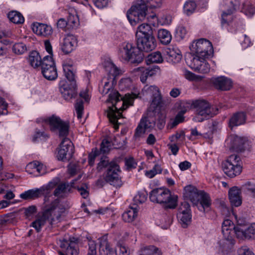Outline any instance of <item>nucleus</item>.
Listing matches in <instances>:
<instances>
[{
    "mask_svg": "<svg viewBox=\"0 0 255 255\" xmlns=\"http://www.w3.org/2000/svg\"><path fill=\"white\" fill-rule=\"evenodd\" d=\"M54 188L53 195L56 198L50 204L45 205L42 216L32 223L33 227L37 232L40 231L41 227L50 219L52 214L57 220H59L64 213V182L60 178L59 183Z\"/></svg>",
    "mask_w": 255,
    "mask_h": 255,
    "instance_id": "nucleus-1",
    "label": "nucleus"
},
{
    "mask_svg": "<svg viewBox=\"0 0 255 255\" xmlns=\"http://www.w3.org/2000/svg\"><path fill=\"white\" fill-rule=\"evenodd\" d=\"M138 97V94L131 93L127 94L124 98L121 97L119 92L112 89L109 95L107 101L113 104V106L109 108L107 116L111 123L115 125L116 129L118 126L116 125L118 120L122 117L120 110H126L128 106L133 105V100Z\"/></svg>",
    "mask_w": 255,
    "mask_h": 255,
    "instance_id": "nucleus-2",
    "label": "nucleus"
},
{
    "mask_svg": "<svg viewBox=\"0 0 255 255\" xmlns=\"http://www.w3.org/2000/svg\"><path fill=\"white\" fill-rule=\"evenodd\" d=\"M104 168L106 169L104 173L105 180L114 186L121 187L123 184L120 176L121 170L117 160L110 161L108 157H102L98 164L97 169L101 171Z\"/></svg>",
    "mask_w": 255,
    "mask_h": 255,
    "instance_id": "nucleus-3",
    "label": "nucleus"
},
{
    "mask_svg": "<svg viewBox=\"0 0 255 255\" xmlns=\"http://www.w3.org/2000/svg\"><path fill=\"white\" fill-rule=\"evenodd\" d=\"M161 4L162 0H141L127 11V18L131 25H135L145 19L148 7H159Z\"/></svg>",
    "mask_w": 255,
    "mask_h": 255,
    "instance_id": "nucleus-4",
    "label": "nucleus"
},
{
    "mask_svg": "<svg viewBox=\"0 0 255 255\" xmlns=\"http://www.w3.org/2000/svg\"><path fill=\"white\" fill-rule=\"evenodd\" d=\"M76 69L71 60L65 63V100L75 99L78 94Z\"/></svg>",
    "mask_w": 255,
    "mask_h": 255,
    "instance_id": "nucleus-5",
    "label": "nucleus"
},
{
    "mask_svg": "<svg viewBox=\"0 0 255 255\" xmlns=\"http://www.w3.org/2000/svg\"><path fill=\"white\" fill-rule=\"evenodd\" d=\"M118 56L121 61L131 63H140L143 59L144 55L137 47L132 43L125 42L119 47Z\"/></svg>",
    "mask_w": 255,
    "mask_h": 255,
    "instance_id": "nucleus-6",
    "label": "nucleus"
},
{
    "mask_svg": "<svg viewBox=\"0 0 255 255\" xmlns=\"http://www.w3.org/2000/svg\"><path fill=\"white\" fill-rule=\"evenodd\" d=\"M149 199L152 202L163 204L166 208L174 209L177 206V196L172 195L168 189H153L150 193Z\"/></svg>",
    "mask_w": 255,
    "mask_h": 255,
    "instance_id": "nucleus-7",
    "label": "nucleus"
},
{
    "mask_svg": "<svg viewBox=\"0 0 255 255\" xmlns=\"http://www.w3.org/2000/svg\"><path fill=\"white\" fill-rule=\"evenodd\" d=\"M192 105L196 109V114L193 118L195 122H202L218 113V109L211 106L205 100H196L193 101Z\"/></svg>",
    "mask_w": 255,
    "mask_h": 255,
    "instance_id": "nucleus-8",
    "label": "nucleus"
},
{
    "mask_svg": "<svg viewBox=\"0 0 255 255\" xmlns=\"http://www.w3.org/2000/svg\"><path fill=\"white\" fill-rule=\"evenodd\" d=\"M185 61L187 65L195 71L205 74L210 71V66L206 61V58L192 52L186 55Z\"/></svg>",
    "mask_w": 255,
    "mask_h": 255,
    "instance_id": "nucleus-9",
    "label": "nucleus"
},
{
    "mask_svg": "<svg viewBox=\"0 0 255 255\" xmlns=\"http://www.w3.org/2000/svg\"><path fill=\"white\" fill-rule=\"evenodd\" d=\"M222 168L225 174L230 178L240 175L242 171L241 158L236 154L230 155L223 163Z\"/></svg>",
    "mask_w": 255,
    "mask_h": 255,
    "instance_id": "nucleus-10",
    "label": "nucleus"
},
{
    "mask_svg": "<svg viewBox=\"0 0 255 255\" xmlns=\"http://www.w3.org/2000/svg\"><path fill=\"white\" fill-rule=\"evenodd\" d=\"M192 53L206 59L213 54L214 50L212 43L206 39H199L193 42L190 47Z\"/></svg>",
    "mask_w": 255,
    "mask_h": 255,
    "instance_id": "nucleus-11",
    "label": "nucleus"
},
{
    "mask_svg": "<svg viewBox=\"0 0 255 255\" xmlns=\"http://www.w3.org/2000/svg\"><path fill=\"white\" fill-rule=\"evenodd\" d=\"M99 246L100 255H114V251L107 240H88L87 255H97V246Z\"/></svg>",
    "mask_w": 255,
    "mask_h": 255,
    "instance_id": "nucleus-12",
    "label": "nucleus"
},
{
    "mask_svg": "<svg viewBox=\"0 0 255 255\" xmlns=\"http://www.w3.org/2000/svg\"><path fill=\"white\" fill-rule=\"evenodd\" d=\"M239 0H223L220 4L222 23H227L231 21L232 14L239 8Z\"/></svg>",
    "mask_w": 255,
    "mask_h": 255,
    "instance_id": "nucleus-13",
    "label": "nucleus"
},
{
    "mask_svg": "<svg viewBox=\"0 0 255 255\" xmlns=\"http://www.w3.org/2000/svg\"><path fill=\"white\" fill-rule=\"evenodd\" d=\"M43 76L48 80H55L57 77L55 64L51 56H45L40 66Z\"/></svg>",
    "mask_w": 255,
    "mask_h": 255,
    "instance_id": "nucleus-14",
    "label": "nucleus"
},
{
    "mask_svg": "<svg viewBox=\"0 0 255 255\" xmlns=\"http://www.w3.org/2000/svg\"><path fill=\"white\" fill-rule=\"evenodd\" d=\"M37 122H44L49 126L50 130L60 137L64 136V122L58 116L52 115L46 118H40Z\"/></svg>",
    "mask_w": 255,
    "mask_h": 255,
    "instance_id": "nucleus-15",
    "label": "nucleus"
},
{
    "mask_svg": "<svg viewBox=\"0 0 255 255\" xmlns=\"http://www.w3.org/2000/svg\"><path fill=\"white\" fill-rule=\"evenodd\" d=\"M230 148L237 152H242L249 148V141L245 137L232 134L229 137Z\"/></svg>",
    "mask_w": 255,
    "mask_h": 255,
    "instance_id": "nucleus-16",
    "label": "nucleus"
},
{
    "mask_svg": "<svg viewBox=\"0 0 255 255\" xmlns=\"http://www.w3.org/2000/svg\"><path fill=\"white\" fill-rule=\"evenodd\" d=\"M136 45L140 51L148 52L156 46V40L153 36L136 38Z\"/></svg>",
    "mask_w": 255,
    "mask_h": 255,
    "instance_id": "nucleus-17",
    "label": "nucleus"
},
{
    "mask_svg": "<svg viewBox=\"0 0 255 255\" xmlns=\"http://www.w3.org/2000/svg\"><path fill=\"white\" fill-rule=\"evenodd\" d=\"M59 181L60 177H55L48 182L47 184L43 185L39 188H38L39 196L41 195L44 196V202L45 203L49 201V197L52 196V190L57 186Z\"/></svg>",
    "mask_w": 255,
    "mask_h": 255,
    "instance_id": "nucleus-18",
    "label": "nucleus"
},
{
    "mask_svg": "<svg viewBox=\"0 0 255 255\" xmlns=\"http://www.w3.org/2000/svg\"><path fill=\"white\" fill-rule=\"evenodd\" d=\"M198 209L204 213H207L211 210V200L209 195L205 192H201L198 201L194 204Z\"/></svg>",
    "mask_w": 255,
    "mask_h": 255,
    "instance_id": "nucleus-19",
    "label": "nucleus"
},
{
    "mask_svg": "<svg viewBox=\"0 0 255 255\" xmlns=\"http://www.w3.org/2000/svg\"><path fill=\"white\" fill-rule=\"evenodd\" d=\"M69 123L65 122V159H72L75 152L74 144L66 136L69 134Z\"/></svg>",
    "mask_w": 255,
    "mask_h": 255,
    "instance_id": "nucleus-20",
    "label": "nucleus"
},
{
    "mask_svg": "<svg viewBox=\"0 0 255 255\" xmlns=\"http://www.w3.org/2000/svg\"><path fill=\"white\" fill-rule=\"evenodd\" d=\"M67 18L66 27L67 29H73L79 25V19L76 9L72 7L68 6L66 9Z\"/></svg>",
    "mask_w": 255,
    "mask_h": 255,
    "instance_id": "nucleus-21",
    "label": "nucleus"
},
{
    "mask_svg": "<svg viewBox=\"0 0 255 255\" xmlns=\"http://www.w3.org/2000/svg\"><path fill=\"white\" fill-rule=\"evenodd\" d=\"M212 83L217 89L221 91L229 90L232 86L231 80L224 76L213 78Z\"/></svg>",
    "mask_w": 255,
    "mask_h": 255,
    "instance_id": "nucleus-22",
    "label": "nucleus"
},
{
    "mask_svg": "<svg viewBox=\"0 0 255 255\" xmlns=\"http://www.w3.org/2000/svg\"><path fill=\"white\" fill-rule=\"evenodd\" d=\"M234 232L237 238H252L255 235V223L252 224L245 230L241 228V227L236 226L234 228Z\"/></svg>",
    "mask_w": 255,
    "mask_h": 255,
    "instance_id": "nucleus-23",
    "label": "nucleus"
},
{
    "mask_svg": "<svg viewBox=\"0 0 255 255\" xmlns=\"http://www.w3.org/2000/svg\"><path fill=\"white\" fill-rule=\"evenodd\" d=\"M167 59L168 62L172 64L178 63L182 59V55L180 50L176 47L167 48L166 50Z\"/></svg>",
    "mask_w": 255,
    "mask_h": 255,
    "instance_id": "nucleus-24",
    "label": "nucleus"
},
{
    "mask_svg": "<svg viewBox=\"0 0 255 255\" xmlns=\"http://www.w3.org/2000/svg\"><path fill=\"white\" fill-rule=\"evenodd\" d=\"M201 192L202 191H199L194 186L188 185L184 187V197L189 199L194 204L198 201Z\"/></svg>",
    "mask_w": 255,
    "mask_h": 255,
    "instance_id": "nucleus-25",
    "label": "nucleus"
},
{
    "mask_svg": "<svg viewBox=\"0 0 255 255\" xmlns=\"http://www.w3.org/2000/svg\"><path fill=\"white\" fill-rule=\"evenodd\" d=\"M32 30L36 34L43 36H47L52 33V27L47 24L35 23L32 25Z\"/></svg>",
    "mask_w": 255,
    "mask_h": 255,
    "instance_id": "nucleus-26",
    "label": "nucleus"
},
{
    "mask_svg": "<svg viewBox=\"0 0 255 255\" xmlns=\"http://www.w3.org/2000/svg\"><path fill=\"white\" fill-rule=\"evenodd\" d=\"M241 191L237 187H233L229 191V197L232 206L238 207L242 204Z\"/></svg>",
    "mask_w": 255,
    "mask_h": 255,
    "instance_id": "nucleus-27",
    "label": "nucleus"
},
{
    "mask_svg": "<svg viewBox=\"0 0 255 255\" xmlns=\"http://www.w3.org/2000/svg\"><path fill=\"white\" fill-rule=\"evenodd\" d=\"M77 43L75 36L67 34L65 36V54H69L74 51L77 46Z\"/></svg>",
    "mask_w": 255,
    "mask_h": 255,
    "instance_id": "nucleus-28",
    "label": "nucleus"
},
{
    "mask_svg": "<svg viewBox=\"0 0 255 255\" xmlns=\"http://www.w3.org/2000/svg\"><path fill=\"white\" fill-rule=\"evenodd\" d=\"M234 224L233 222L229 219L224 220L222 224V231L224 236V239H232L233 237L232 234H235L234 232Z\"/></svg>",
    "mask_w": 255,
    "mask_h": 255,
    "instance_id": "nucleus-29",
    "label": "nucleus"
},
{
    "mask_svg": "<svg viewBox=\"0 0 255 255\" xmlns=\"http://www.w3.org/2000/svg\"><path fill=\"white\" fill-rule=\"evenodd\" d=\"M218 251L222 255L230 253L235 245V240H220L218 242Z\"/></svg>",
    "mask_w": 255,
    "mask_h": 255,
    "instance_id": "nucleus-30",
    "label": "nucleus"
},
{
    "mask_svg": "<svg viewBox=\"0 0 255 255\" xmlns=\"http://www.w3.org/2000/svg\"><path fill=\"white\" fill-rule=\"evenodd\" d=\"M153 35V31L151 26L148 23H143L139 25L136 30V38Z\"/></svg>",
    "mask_w": 255,
    "mask_h": 255,
    "instance_id": "nucleus-31",
    "label": "nucleus"
},
{
    "mask_svg": "<svg viewBox=\"0 0 255 255\" xmlns=\"http://www.w3.org/2000/svg\"><path fill=\"white\" fill-rule=\"evenodd\" d=\"M246 115L244 112H238L235 114L229 121V126L231 127L239 126L245 123Z\"/></svg>",
    "mask_w": 255,
    "mask_h": 255,
    "instance_id": "nucleus-32",
    "label": "nucleus"
},
{
    "mask_svg": "<svg viewBox=\"0 0 255 255\" xmlns=\"http://www.w3.org/2000/svg\"><path fill=\"white\" fill-rule=\"evenodd\" d=\"M138 255H162V252L153 245L143 246L138 251Z\"/></svg>",
    "mask_w": 255,
    "mask_h": 255,
    "instance_id": "nucleus-33",
    "label": "nucleus"
},
{
    "mask_svg": "<svg viewBox=\"0 0 255 255\" xmlns=\"http://www.w3.org/2000/svg\"><path fill=\"white\" fill-rule=\"evenodd\" d=\"M137 70L141 72L140 77V81L142 83H144L146 82L147 78L148 77H151L156 74L158 69L151 67H148L147 68L138 67L137 68Z\"/></svg>",
    "mask_w": 255,
    "mask_h": 255,
    "instance_id": "nucleus-34",
    "label": "nucleus"
},
{
    "mask_svg": "<svg viewBox=\"0 0 255 255\" xmlns=\"http://www.w3.org/2000/svg\"><path fill=\"white\" fill-rule=\"evenodd\" d=\"M28 62L32 67L36 68L40 67L42 60L37 51H33L29 55Z\"/></svg>",
    "mask_w": 255,
    "mask_h": 255,
    "instance_id": "nucleus-35",
    "label": "nucleus"
},
{
    "mask_svg": "<svg viewBox=\"0 0 255 255\" xmlns=\"http://www.w3.org/2000/svg\"><path fill=\"white\" fill-rule=\"evenodd\" d=\"M9 20L15 24H21L24 21V18L19 12L16 10H12L7 14Z\"/></svg>",
    "mask_w": 255,
    "mask_h": 255,
    "instance_id": "nucleus-36",
    "label": "nucleus"
},
{
    "mask_svg": "<svg viewBox=\"0 0 255 255\" xmlns=\"http://www.w3.org/2000/svg\"><path fill=\"white\" fill-rule=\"evenodd\" d=\"M158 37L160 42L163 44H169L172 39V36L170 32L164 29L159 30Z\"/></svg>",
    "mask_w": 255,
    "mask_h": 255,
    "instance_id": "nucleus-37",
    "label": "nucleus"
},
{
    "mask_svg": "<svg viewBox=\"0 0 255 255\" xmlns=\"http://www.w3.org/2000/svg\"><path fill=\"white\" fill-rule=\"evenodd\" d=\"M137 210L136 208L131 207L129 210L124 212L122 215L123 220L127 222H132L137 216Z\"/></svg>",
    "mask_w": 255,
    "mask_h": 255,
    "instance_id": "nucleus-38",
    "label": "nucleus"
},
{
    "mask_svg": "<svg viewBox=\"0 0 255 255\" xmlns=\"http://www.w3.org/2000/svg\"><path fill=\"white\" fill-rule=\"evenodd\" d=\"M182 71L184 77L190 82H200L204 78L203 76L196 75L186 69H183Z\"/></svg>",
    "mask_w": 255,
    "mask_h": 255,
    "instance_id": "nucleus-39",
    "label": "nucleus"
},
{
    "mask_svg": "<svg viewBox=\"0 0 255 255\" xmlns=\"http://www.w3.org/2000/svg\"><path fill=\"white\" fill-rule=\"evenodd\" d=\"M241 11L248 17H252L255 13V6L249 1L243 3Z\"/></svg>",
    "mask_w": 255,
    "mask_h": 255,
    "instance_id": "nucleus-40",
    "label": "nucleus"
},
{
    "mask_svg": "<svg viewBox=\"0 0 255 255\" xmlns=\"http://www.w3.org/2000/svg\"><path fill=\"white\" fill-rule=\"evenodd\" d=\"M39 197L38 188L28 190L20 195V197L24 200L35 199Z\"/></svg>",
    "mask_w": 255,
    "mask_h": 255,
    "instance_id": "nucleus-41",
    "label": "nucleus"
},
{
    "mask_svg": "<svg viewBox=\"0 0 255 255\" xmlns=\"http://www.w3.org/2000/svg\"><path fill=\"white\" fill-rule=\"evenodd\" d=\"M106 71L114 79L116 76L120 74L119 68L112 62H107L105 64Z\"/></svg>",
    "mask_w": 255,
    "mask_h": 255,
    "instance_id": "nucleus-42",
    "label": "nucleus"
},
{
    "mask_svg": "<svg viewBox=\"0 0 255 255\" xmlns=\"http://www.w3.org/2000/svg\"><path fill=\"white\" fill-rule=\"evenodd\" d=\"M177 218L181 226L183 228H186L191 223L192 215L191 213L177 214Z\"/></svg>",
    "mask_w": 255,
    "mask_h": 255,
    "instance_id": "nucleus-43",
    "label": "nucleus"
},
{
    "mask_svg": "<svg viewBox=\"0 0 255 255\" xmlns=\"http://www.w3.org/2000/svg\"><path fill=\"white\" fill-rule=\"evenodd\" d=\"M80 170V168L78 162L71 161L67 166V173L70 177L77 174Z\"/></svg>",
    "mask_w": 255,
    "mask_h": 255,
    "instance_id": "nucleus-44",
    "label": "nucleus"
},
{
    "mask_svg": "<svg viewBox=\"0 0 255 255\" xmlns=\"http://www.w3.org/2000/svg\"><path fill=\"white\" fill-rule=\"evenodd\" d=\"M147 60L152 63H162L163 59L161 52L156 51L149 54L147 56Z\"/></svg>",
    "mask_w": 255,
    "mask_h": 255,
    "instance_id": "nucleus-45",
    "label": "nucleus"
},
{
    "mask_svg": "<svg viewBox=\"0 0 255 255\" xmlns=\"http://www.w3.org/2000/svg\"><path fill=\"white\" fill-rule=\"evenodd\" d=\"M162 170L161 166L159 164H156L154 165L152 169L145 171V175L146 177L149 178H152L156 174H160L162 172Z\"/></svg>",
    "mask_w": 255,
    "mask_h": 255,
    "instance_id": "nucleus-46",
    "label": "nucleus"
},
{
    "mask_svg": "<svg viewBox=\"0 0 255 255\" xmlns=\"http://www.w3.org/2000/svg\"><path fill=\"white\" fill-rule=\"evenodd\" d=\"M78 247L75 241L70 243L69 246L65 251V255H78Z\"/></svg>",
    "mask_w": 255,
    "mask_h": 255,
    "instance_id": "nucleus-47",
    "label": "nucleus"
},
{
    "mask_svg": "<svg viewBox=\"0 0 255 255\" xmlns=\"http://www.w3.org/2000/svg\"><path fill=\"white\" fill-rule=\"evenodd\" d=\"M55 157L59 161L64 159V137L62 138L60 144L55 151Z\"/></svg>",
    "mask_w": 255,
    "mask_h": 255,
    "instance_id": "nucleus-48",
    "label": "nucleus"
},
{
    "mask_svg": "<svg viewBox=\"0 0 255 255\" xmlns=\"http://www.w3.org/2000/svg\"><path fill=\"white\" fill-rule=\"evenodd\" d=\"M75 109L78 119H81L84 113L83 102L81 99H78L76 100L75 104Z\"/></svg>",
    "mask_w": 255,
    "mask_h": 255,
    "instance_id": "nucleus-49",
    "label": "nucleus"
},
{
    "mask_svg": "<svg viewBox=\"0 0 255 255\" xmlns=\"http://www.w3.org/2000/svg\"><path fill=\"white\" fill-rule=\"evenodd\" d=\"M196 7V4L194 1H187L184 5V11L187 15L192 14Z\"/></svg>",
    "mask_w": 255,
    "mask_h": 255,
    "instance_id": "nucleus-50",
    "label": "nucleus"
},
{
    "mask_svg": "<svg viewBox=\"0 0 255 255\" xmlns=\"http://www.w3.org/2000/svg\"><path fill=\"white\" fill-rule=\"evenodd\" d=\"M140 123H142V127H144L147 130H150L153 128L155 124L153 120H150L146 117H142Z\"/></svg>",
    "mask_w": 255,
    "mask_h": 255,
    "instance_id": "nucleus-51",
    "label": "nucleus"
},
{
    "mask_svg": "<svg viewBox=\"0 0 255 255\" xmlns=\"http://www.w3.org/2000/svg\"><path fill=\"white\" fill-rule=\"evenodd\" d=\"M146 130V129L142 127V123H139L135 129L134 137L135 139H139L143 137Z\"/></svg>",
    "mask_w": 255,
    "mask_h": 255,
    "instance_id": "nucleus-52",
    "label": "nucleus"
},
{
    "mask_svg": "<svg viewBox=\"0 0 255 255\" xmlns=\"http://www.w3.org/2000/svg\"><path fill=\"white\" fill-rule=\"evenodd\" d=\"M12 51L17 54H22L26 51V45L23 43H15L13 45Z\"/></svg>",
    "mask_w": 255,
    "mask_h": 255,
    "instance_id": "nucleus-53",
    "label": "nucleus"
},
{
    "mask_svg": "<svg viewBox=\"0 0 255 255\" xmlns=\"http://www.w3.org/2000/svg\"><path fill=\"white\" fill-rule=\"evenodd\" d=\"M41 137L43 139H47L49 137V136L44 132L40 131L39 129H36L35 133L32 136V141L34 142H37Z\"/></svg>",
    "mask_w": 255,
    "mask_h": 255,
    "instance_id": "nucleus-54",
    "label": "nucleus"
},
{
    "mask_svg": "<svg viewBox=\"0 0 255 255\" xmlns=\"http://www.w3.org/2000/svg\"><path fill=\"white\" fill-rule=\"evenodd\" d=\"M185 214L186 213H191L189 204L186 202H184L179 206L177 214Z\"/></svg>",
    "mask_w": 255,
    "mask_h": 255,
    "instance_id": "nucleus-55",
    "label": "nucleus"
},
{
    "mask_svg": "<svg viewBox=\"0 0 255 255\" xmlns=\"http://www.w3.org/2000/svg\"><path fill=\"white\" fill-rule=\"evenodd\" d=\"M99 154L100 151L97 148L93 149L92 151L89 154L88 163L90 166L94 165L96 157Z\"/></svg>",
    "mask_w": 255,
    "mask_h": 255,
    "instance_id": "nucleus-56",
    "label": "nucleus"
},
{
    "mask_svg": "<svg viewBox=\"0 0 255 255\" xmlns=\"http://www.w3.org/2000/svg\"><path fill=\"white\" fill-rule=\"evenodd\" d=\"M184 121L179 116H176L174 119H171L167 124V128H173L176 127L179 123L183 122Z\"/></svg>",
    "mask_w": 255,
    "mask_h": 255,
    "instance_id": "nucleus-57",
    "label": "nucleus"
},
{
    "mask_svg": "<svg viewBox=\"0 0 255 255\" xmlns=\"http://www.w3.org/2000/svg\"><path fill=\"white\" fill-rule=\"evenodd\" d=\"M111 147V143L107 139H104L101 144L100 152L106 153L109 151Z\"/></svg>",
    "mask_w": 255,
    "mask_h": 255,
    "instance_id": "nucleus-58",
    "label": "nucleus"
},
{
    "mask_svg": "<svg viewBox=\"0 0 255 255\" xmlns=\"http://www.w3.org/2000/svg\"><path fill=\"white\" fill-rule=\"evenodd\" d=\"M144 89L145 91L150 94L152 97L160 93L159 88L155 85L146 86Z\"/></svg>",
    "mask_w": 255,
    "mask_h": 255,
    "instance_id": "nucleus-59",
    "label": "nucleus"
},
{
    "mask_svg": "<svg viewBox=\"0 0 255 255\" xmlns=\"http://www.w3.org/2000/svg\"><path fill=\"white\" fill-rule=\"evenodd\" d=\"M187 34V30L186 28L183 26H178L176 30V36L182 39L185 37Z\"/></svg>",
    "mask_w": 255,
    "mask_h": 255,
    "instance_id": "nucleus-60",
    "label": "nucleus"
},
{
    "mask_svg": "<svg viewBox=\"0 0 255 255\" xmlns=\"http://www.w3.org/2000/svg\"><path fill=\"white\" fill-rule=\"evenodd\" d=\"M117 255H129L128 248L124 245H119L116 250Z\"/></svg>",
    "mask_w": 255,
    "mask_h": 255,
    "instance_id": "nucleus-61",
    "label": "nucleus"
},
{
    "mask_svg": "<svg viewBox=\"0 0 255 255\" xmlns=\"http://www.w3.org/2000/svg\"><path fill=\"white\" fill-rule=\"evenodd\" d=\"M238 255H255L250 249L246 247H242L238 250Z\"/></svg>",
    "mask_w": 255,
    "mask_h": 255,
    "instance_id": "nucleus-62",
    "label": "nucleus"
},
{
    "mask_svg": "<svg viewBox=\"0 0 255 255\" xmlns=\"http://www.w3.org/2000/svg\"><path fill=\"white\" fill-rule=\"evenodd\" d=\"M125 165L127 169L130 170L132 168H135L136 163L133 158L126 159L125 160Z\"/></svg>",
    "mask_w": 255,
    "mask_h": 255,
    "instance_id": "nucleus-63",
    "label": "nucleus"
},
{
    "mask_svg": "<svg viewBox=\"0 0 255 255\" xmlns=\"http://www.w3.org/2000/svg\"><path fill=\"white\" fill-rule=\"evenodd\" d=\"M246 190L251 193L253 197H255V184L248 182L245 184Z\"/></svg>",
    "mask_w": 255,
    "mask_h": 255,
    "instance_id": "nucleus-64",
    "label": "nucleus"
}]
</instances>
